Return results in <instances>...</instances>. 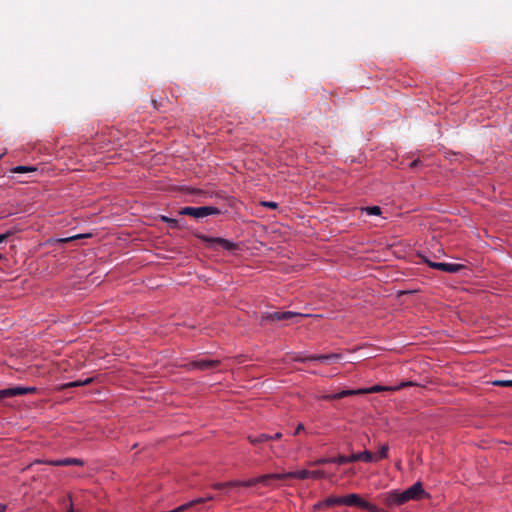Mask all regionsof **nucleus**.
I'll return each mask as SVG.
<instances>
[{
  "instance_id": "1",
  "label": "nucleus",
  "mask_w": 512,
  "mask_h": 512,
  "mask_svg": "<svg viewBox=\"0 0 512 512\" xmlns=\"http://www.w3.org/2000/svg\"><path fill=\"white\" fill-rule=\"evenodd\" d=\"M220 213V210L216 207L212 206H200V207H192L186 206L181 208L178 211L180 215L191 216L195 219L205 218L210 215H217Z\"/></svg>"
},
{
  "instance_id": "2",
  "label": "nucleus",
  "mask_w": 512,
  "mask_h": 512,
  "mask_svg": "<svg viewBox=\"0 0 512 512\" xmlns=\"http://www.w3.org/2000/svg\"><path fill=\"white\" fill-rule=\"evenodd\" d=\"M305 317L304 314L292 312V311H275L263 313L261 316V323L263 322H274V321H288L293 318Z\"/></svg>"
},
{
  "instance_id": "3",
  "label": "nucleus",
  "mask_w": 512,
  "mask_h": 512,
  "mask_svg": "<svg viewBox=\"0 0 512 512\" xmlns=\"http://www.w3.org/2000/svg\"><path fill=\"white\" fill-rule=\"evenodd\" d=\"M272 480H277L276 473L258 476L255 478H251L247 481H232V484H233V486H244V487H252L257 484H262L264 486H268V485H270V482Z\"/></svg>"
},
{
  "instance_id": "4",
  "label": "nucleus",
  "mask_w": 512,
  "mask_h": 512,
  "mask_svg": "<svg viewBox=\"0 0 512 512\" xmlns=\"http://www.w3.org/2000/svg\"><path fill=\"white\" fill-rule=\"evenodd\" d=\"M423 261L431 268L437 269L440 271H444L447 273H457L464 269V265L458 263H441V262H432L428 260L426 257H422Z\"/></svg>"
},
{
  "instance_id": "5",
  "label": "nucleus",
  "mask_w": 512,
  "mask_h": 512,
  "mask_svg": "<svg viewBox=\"0 0 512 512\" xmlns=\"http://www.w3.org/2000/svg\"><path fill=\"white\" fill-rule=\"evenodd\" d=\"M383 503L388 507L401 506L406 503L403 492L392 490L382 496Z\"/></svg>"
},
{
  "instance_id": "6",
  "label": "nucleus",
  "mask_w": 512,
  "mask_h": 512,
  "mask_svg": "<svg viewBox=\"0 0 512 512\" xmlns=\"http://www.w3.org/2000/svg\"><path fill=\"white\" fill-rule=\"evenodd\" d=\"M220 364L219 360H210V359H196L190 361L185 365L188 370H210L218 367Z\"/></svg>"
},
{
  "instance_id": "7",
  "label": "nucleus",
  "mask_w": 512,
  "mask_h": 512,
  "mask_svg": "<svg viewBox=\"0 0 512 512\" xmlns=\"http://www.w3.org/2000/svg\"><path fill=\"white\" fill-rule=\"evenodd\" d=\"M200 239L206 244H208L209 247L220 246L222 249L228 251L233 250L236 247V245L233 242L220 237H209L202 235L200 236Z\"/></svg>"
},
{
  "instance_id": "8",
  "label": "nucleus",
  "mask_w": 512,
  "mask_h": 512,
  "mask_svg": "<svg viewBox=\"0 0 512 512\" xmlns=\"http://www.w3.org/2000/svg\"><path fill=\"white\" fill-rule=\"evenodd\" d=\"M36 392L35 387H11L0 390V401L5 398H11L19 395H25Z\"/></svg>"
},
{
  "instance_id": "9",
  "label": "nucleus",
  "mask_w": 512,
  "mask_h": 512,
  "mask_svg": "<svg viewBox=\"0 0 512 512\" xmlns=\"http://www.w3.org/2000/svg\"><path fill=\"white\" fill-rule=\"evenodd\" d=\"M343 505H347L350 507H359L364 510H367L370 502L364 500L359 494L351 493L346 496H342Z\"/></svg>"
},
{
  "instance_id": "10",
  "label": "nucleus",
  "mask_w": 512,
  "mask_h": 512,
  "mask_svg": "<svg viewBox=\"0 0 512 512\" xmlns=\"http://www.w3.org/2000/svg\"><path fill=\"white\" fill-rule=\"evenodd\" d=\"M402 492L406 502L410 500H419L425 495V491L421 482L414 483L411 487Z\"/></svg>"
},
{
  "instance_id": "11",
  "label": "nucleus",
  "mask_w": 512,
  "mask_h": 512,
  "mask_svg": "<svg viewBox=\"0 0 512 512\" xmlns=\"http://www.w3.org/2000/svg\"><path fill=\"white\" fill-rule=\"evenodd\" d=\"M341 358L340 354L331 353V354H323V355H311L307 357H296V361L306 362V361H320V362H330L336 361Z\"/></svg>"
},
{
  "instance_id": "12",
  "label": "nucleus",
  "mask_w": 512,
  "mask_h": 512,
  "mask_svg": "<svg viewBox=\"0 0 512 512\" xmlns=\"http://www.w3.org/2000/svg\"><path fill=\"white\" fill-rule=\"evenodd\" d=\"M289 478H297L300 480H304L307 478H310V471L306 469H302L299 471L294 472H287V473H276V479L277 480H285Z\"/></svg>"
},
{
  "instance_id": "13",
  "label": "nucleus",
  "mask_w": 512,
  "mask_h": 512,
  "mask_svg": "<svg viewBox=\"0 0 512 512\" xmlns=\"http://www.w3.org/2000/svg\"><path fill=\"white\" fill-rule=\"evenodd\" d=\"M46 464L53 465V466H83L84 462L81 459L78 458H64L59 460H49L45 462Z\"/></svg>"
},
{
  "instance_id": "14",
  "label": "nucleus",
  "mask_w": 512,
  "mask_h": 512,
  "mask_svg": "<svg viewBox=\"0 0 512 512\" xmlns=\"http://www.w3.org/2000/svg\"><path fill=\"white\" fill-rule=\"evenodd\" d=\"M353 395H361L360 389L342 390L335 394L325 395V396H323V399L337 400V399H342L344 397L353 396Z\"/></svg>"
},
{
  "instance_id": "15",
  "label": "nucleus",
  "mask_w": 512,
  "mask_h": 512,
  "mask_svg": "<svg viewBox=\"0 0 512 512\" xmlns=\"http://www.w3.org/2000/svg\"><path fill=\"white\" fill-rule=\"evenodd\" d=\"M335 505H343V503H342V496H339V497H334V496L328 497L327 499L316 503L314 505V509L317 510V509H322L324 507H332V506H335Z\"/></svg>"
},
{
  "instance_id": "16",
  "label": "nucleus",
  "mask_w": 512,
  "mask_h": 512,
  "mask_svg": "<svg viewBox=\"0 0 512 512\" xmlns=\"http://www.w3.org/2000/svg\"><path fill=\"white\" fill-rule=\"evenodd\" d=\"M351 460H352V462H356V461H364V462L377 461V459L375 458V455L372 452L368 451V450H365V451L359 452V453L351 454Z\"/></svg>"
},
{
  "instance_id": "17",
  "label": "nucleus",
  "mask_w": 512,
  "mask_h": 512,
  "mask_svg": "<svg viewBox=\"0 0 512 512\" xmlns=\"http://www.w3.org/2000/svg\"><path fill=\"white\" fill-rule=\"evenodd\" d=\"M399 387H391V386H382V385H374L370 388H360L361 395L370 394V393H379L383 391H395L398 390Z\"/></svg>"
},
{
  "instance_id": "18",
  "label": "nucleus",
  "mask_w": 512,
  "mask_h": 512,
  "mask_svg": "<svg viewBox=\"0 0 512 512\" xmlns=\"http://www.w3.org/2000/svg\"><path fill=\"white\" fill-rule=\"evenodd\" d=\"M247 439L251 444L258 445L260 443L270 441V435L265 433H261L258 435H249Z\"/></svg>"
},
{
  "instance_id": "19",
  "label": "nucleus",
  "mask_w": 512,
  "mask_h": 512,
  "mask_svg": "<svg viewBox=\"0 0 512 512\" xmlns=\"http://www.w3.org/2000/svg\"><path fill=\"white\" fill-rule=\"evenodd\" d=\"M93 381V378H86L85 380H77L69 383H65L61 386V389H69L74 387H80L90 384Z\"/></svg>"
},
{
  "instance_id": "20",
  "label": "nucleus",
  "mask_w": 512,
  "mask_h": 512,
  "mask_svg": "<svg viewBox=\"0 0 512 512\" xmlns=\"http://www.w3.org/2000/svg\"><path fill=\"white\" fill-rule=\"evenodd\" d=\"M38 169L37 167L35 166H15L13 167L10 172L11 173H17V174H20V173H32V172H36Z\"/></svg>"
},
{
  "instance_id": "21",
  "label": "nucleus",
  "mask_w": 512,
  "mask_h": 512,
  "mask_svg": "<svg viewBox=\"0 0 512 512\" xmlns=\"http://www.w3.org/2000/svg\"><path fill=\"white\" fill-rule=\"evenodd\" d=\"M332 477H333V474H327L323 470L310 471V478H313V479H322V478L331 479Z\"/></svg>"
},
{
  "instance_id": "22",
  "label": "nucleus",
  "mask_w": 512,
  "mask_h": 512,
  "mask_svg": "<svg viewBox=\"0 0 512 512\" xmlns=\"http://www.w3.org/2000/svg\"><path fill=\"white\" fill-rule=\"evenodd\" d=\"M388 451H389V447L387 445H382L378 451L377 454H374L375 455V458L378 460L380 459H385L388 457Z\"/></svg>"
},
{
  "instance_id": "23",
  "label": "nucleus",
  "mask_w": 512,
  "mask_h": 512,
  "mask_svg": "<svg viewBox=\"0 0 512 512\" xmlns=\"http://www.w3.org/2000/svg\"><path fill=\"white\" fill-rule=\"evenodd\" d=\"M332 460H333V463H336L339 465L352 462L351 455L350 456L339 455L338 457H332Z\"/></svg>"
},
{
  "instance_id": "24",
  "label": "nucleus",
  "mask_w": 512,
  "mask_h": 512,
  "mask_svg": "<svg viewBox=\"0 0 512 512\" xmlns=\"http://www.w3.org/2000/svg\"><path fill=\"white\" fill-rule=\"evenodd\" d=\"M329 463H333V460H332V457H323V458H319L313 462L310 463V465L312 466H318V465H325V464H329Z\"/></svg>"
},
{
  "instance_id": "25",
  "label": "nucleus",
  "mask_w": 512,
  "mask_h": 512,
  "mask_svg": "<svg viewBox=\"0 0 512 512\" xmlns=\"http://www.w3.org/2000/svg\"><path fill=\"white\" fill-rule=\"evenodd\" d=\"M368 215H380L381 208L379 206H371L363 209Z\"/></svg>"
},
{
  "instance_id": "26",
  "label": "nucleus",
  "mask_w": 512,
  "mask_h": 512,
  "mask_svg": "<svg viewBox=\"0 0 512 512\" xmlns=\"http://www.w3.org/2000/svg\"><path fill=\"white\" fill-rule=\"evenodd\" d=\"M161 220L169 224L171 228H177L178 227V220L167 217V216H161Z\"/></svg>"
},
{
  "instance_id": "27",
  "label": "nucleus",
  "mask_w": 512,
  "mask_h": 512,
  "mask_svg": "<svg viewBox=\"0 0 512 512\" xmlns=\"http://www.w3.org/2000/svg\"><path fill=\"white\" fill-rule=\"evenodd\" d=\"M495 386L512 387V380H496L493 382Z\"/></svg>"
},
{
  "instance_id": "28",
  "label": "nucleus",
  "mask_w": 512,
  "mask_h": 512,
  "mask_svg": "<svg viewBox=\"0 0 512 512\" xmlns=\"http://www.w3.org/2000/svg\"><path fill=\"white\" fill-rule=\"evenodd\" d=\"M214 489L222 490L226 487H234L232 482H226V483H216L212 486Z\"/></svg>"
},
{
  "instance_id": "29",
  "label": "nucleus",
  "mask_w": 512,
  "mask_h": 512,
  "mask_svg": "<svg viewBox=\"0 0 512 512\" xmlns=\"http://www.w3.org/2000/svg\"><path fill=\"white\" fill-rule=\"evenodd\" d=\"M262 206L268 207L271 209H276L278 207V203L272 201H263L261 202Z\"/></svg>"
},
{
  "instance_id": "30",
  "label": "nucleus",
  "mask_w": 512,
  "mask_h": 512,
  "mask_svg": "<svg viewBox=\"0 0 512 512\" xmlns=\"http://www.w3.org/2000/svg\"><path fill=\"white\" fill-rule=\"evenodd\" d=\"M367 511H369V512H387L386 510L381 509L372 503H370Z\"/></svg>"
},
{
  "instance_id": "31",
  "label": "nucleus",
  "mask_w": 512,
  "mask_h": 512,
  "mask_svg": "<svg viewBox=\"0 0 512 512\" xmlns=\"http://www.w3.org/2000/svg\"><path fill=\"white\" fill-rule=\"evenodd\" d=\"M83 237H85V235H76V236H73V237L62 239L61 241L62 242H69V241H72V240H75V239H80V238H83Z\"/></svg>"
},
{
  "instance_id": "32",
  "label": "nucleus",
  "mask_w": 512,
  "mask_h": 512,
  "mask_svg": "<svg viewBox=\"0 0 512 512\" xmlns=\"http://www.w3.org/2000/svg\"><path fill=\"white\" fill-rule=\"evenodd\" d=\"M282 434L280 432L275 433L274 435H270V440H279L281 439Z\"/></svg>"
},
{
  "instance_id": "33",
  "label": "nucleus",
  "mask_w": 512,
  "mask_h": 512,
  "mask_svg": "<svg viewBox=\"0 0 512 512\" xmlns=\"http://www.w3.org/2000/svg\"><path fill=\"white\" fill-rule=\"evenodd\" d=\"M302 430H304V425L300 423V424H298L297 428L295 429L294 435L299 434Z\"/></svg>"
},
{
  "instance_id": "34",
  "label": "nucleus",
  "mask_w": 512,
  "mask_h": 512,
  "mask_svg": "<svg viewBox=\"0 0 512 512\" xmlns=\"http://www.w3.org/2000/svg\"><path fill=\"white\" fill-rule=\"evenodd\" d=\"M420 164V160H414L410 163L411 168H416Z\"/></svg>"
},
{
  "instance_id": "35",
  "label": "nucleus",
  "mask_w": 512,
  "mask_h": 512,
  "mask_svg": "<svg viewBox=\"0 0 512 512\" xmlns=\"http://www.w3.org/2000/svg\"><path fill=\"white\" fill-rule=\"evenodd\" d=\"M213 498H214L213 496L208 495L207 497H200L199 499H204V500L202 501V503H204V502H206V501H208V500H212ZM199 504H201V502H199ZM196 505H198V503H197Z\"/></svg>"
},
{
  "instance_id": "36",
  "label": "nucleus",
  "mask_w": 512,
  "mask_h": 512,
  "mask_svg": "<svg viewBox=\"0 0 512 512\" xmlns=\"http://www.w3.org/2000/svg\"><path fill=\"white\" fill-rule=\"evenodd\" d=\"M6 510H7V505L0 503V512H6Z\"/></svg>"
},
{
  "instance_id": "37",
  "label": "nucleus",
  "mask_w": 512,
  "mask_h": 512,
  "mask_svg": "<svg viewBox=\"0 0 512 512\" xmlns=\"http://www.w3.org/2000/svg\"><path fill=\"white\" fill-rule=\"evenodd\" d=\"M8 233L6 234H0V243L3 242L7 237H8Z\"/></svg>"
},
{
  "instance_id": "38",
  "label": "nucleus",
  "mask_w": 512,
  "mask_h": 512,
  "mask_svg": "<svg viewBox=\"0 0 512 512\" xmlns=\"http://www.w3.org/2000/svg\"><path fill=\"white\" fill-rule=\"evenodd\" d=\"M4 156V153L0 155V159Z\"/></svg>"
},
{
  "instance_id": "39",
  "label": "nucleus",
  "mask_w": 512,
  "mask_h": 512,
  "mask_svg": "<svg viewBox=\"0 0 512 512\" xmlns=\"http://www.w3.org/2000/svg\"><path fill=\"white\" fill-rule=\"evenodd\" d=\"M69 512H73V511H69Z\"/></svg>"
}]
</instances>
